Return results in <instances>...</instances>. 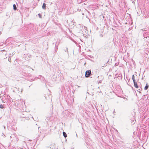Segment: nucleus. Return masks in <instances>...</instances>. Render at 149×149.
Listing matches in <instances>:
<instances>
[{
    "instance_id": "f257e3e1",
    "label": "nucleus",
    "mask_w": 149,
    "mask_h": 149,
    "mask_svg": "<svg viewBox=\"0 0 149 149\" xmlns=\"http://www.w3.org/2000/svg\"><path fill=\"white\" fill-rule=\"evenodd\" d=\"M91 73V71L90 70H87L85 73V77H89Z\"/></svg>"
},
{
    "instance_id": "f03ea898",
    "label": "nucleus",
    "mask_w": 149,
    "mask_h": 149,
    "mask_svg": "<svg viewBox=\"0 0 149 149\" xmlns=\"http://www.w3.org/2000/svg\"><path fill=\"white\" fill-rule=\"evenodd\" d=\"M134 85V86L136 88H138V85L137 84V83L135 81L134 82H133Z\"/></svg>"
},
{
    "instance_id": "7ed1b4c3",
    "label": "nucleus",
    "mask_w": 149,
    "mask_h": 149,
    "mask_svg": "<svg viewBox=\"0 0 149 149\" xmlns=\"http://www.w3.org/2000/svg\"><path fill=\"white\" fill-rule=\"evenodd\" d=\"M148 87H149V85L147 83L146 84V86H145V87L144 88L145 90H147L148 88Z\"/></svg>"
},
{
    "instance_id": "20e7f679",
    "label": "nucleus",
    "mask_w": 149,
    "mask_h": 149,
    "mask_svg": "<svg viewBox=\"0 0 149 149\" xmlns=\"http://www.w3.org/2000/svg\"><path fill=\"white\" fill-rule=\"evenodd\" d=\"M42 8L44 9H46V4L45 3H43V5L42 6Z\"/></svg>"
},
{
    "instance_id": "39448f33",
    "label": "nucleus",
    "mask_w": 149,
    "mask_h": 149,
    "mask_svg": "<svg viewBox=\"0 0 149 149\" xmlns=\"http://www.w3.org/2000/svg\"><path fill=\"white\" fill-rule=\"evenodd\" d=\"M132 79L133 80V82H134L135 81V76L134 75H132Z\"/></svg>"
},
{
    "instance_id": "423d86ee",
    "label": "nucleus",
    "mask_w": 149,
    "mask_h": 149,
    "mask_svg": "<svg viewBox=\"0 0 149 149\" xmlns=\"http://www.w3.org/2000/svg\"><path fill=\"white\" fill-rule=\"evenodd\" d=\"M63 135L64 136L65 138H66V137H67V134H66V133H65V132H63Z\"/></svg>"
},
{
    "instance_id": "0eeeda50",
    "label": "nucleus",
    "mask_w": 149,
    "mask_h": 149,
    "mask_svg": "<svg viewBox=\"0 0 149 149\" xmlns=\"http://www.w3.org/2000/svg\"><path fill=\"white\" fill-rule=\"evenodd\" d=\"M13 9L14 10H15L16 9V5L15 4H13Z\"/></svg>"
},
{
    "instance_id": "6e6552de",
    "label": "nucleus",
    "mask_w": 149,
    "mask_h": 149,
    "mask_svg": "<svg viewBox=\"0 0 149 149\" xmlns=\"http://www.w3.org/2000/svg\"><path fill=\"white\" fill-rule=\"evenodd\" d=\"M0 108L1 109H3L4 108V106L3 105L1 104L0 105Z\"/></svg>"
}]
</instances>
